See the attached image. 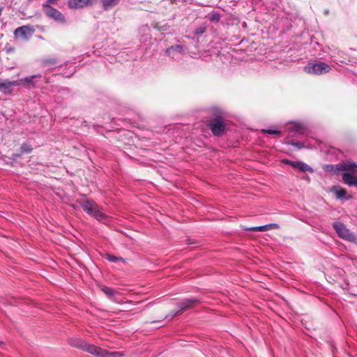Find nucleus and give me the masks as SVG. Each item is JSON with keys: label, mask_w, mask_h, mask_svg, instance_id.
<instances>
[{"label": "nucleus", "mask_w": 357, "mask_h": 357, "mask_svg": "<svg viewBox=\"0 0 357 357\" xmlns=\"http://www.w3.org/2000/svg\"><path fill=\"white\" fill-rule=\"evenodd\" d=\"M207 125L215 136H221L225 131L227 123L224 121L225 113L218 107H212L208 111Z\"/></svg>", "instance_id": "nucleus-1"}, {"label": "nucleus", "mask_w": 357, "mask_h": 357, "mask_svg": "<svg viewBox=\"0 0 357 357\" xmlns=\"http://www.w3.org/2000/svg\"><path fill=\"white\" fill-rule=\"evenodd\" d=\"M83 210L98 220H102L106 215L93 200H86L80 204Z\"/></svg>", "instance_id": "nucleus-2"}, {"label": "nucleus", "mask_w": 357, "mask_h": 357, "mask_svg": "<svg viewBox=\"0 0 357 357\" xmlns=\"http://www.w3.org/2000/svg\"><path fill=\"white\" fill-rule=\"evenodd\" d=\"M333 227L340 238L351 243H357L356 235L347 229L343 223L335 222L333 223Z\"/></svg>", "instance_id": "nucleus-3"}, {"label": "nucleus", "mask_w": 357, "mask_h": 357, "mask_svg": "<svg viewBox=\"0 0 357 357\" xmlns=\"http://www.w3.org/2000/svg\"><path fill=\"white\" fill-rule=\"evenodd\" d=\"M331 70V66L324 62L309 63L304 67L305 73L316 75L327 73Z\"/></svg>", "instance_id": "nucleus-4"}, {"label": "nucleus", "mask_w": 357, "mask_h": 357, "mask_svg": "<svg viewBox=\"0 0 357 357\" xmlns=\"http://www.w3.org/2000/svg\"><path fill=\"white\" fill-rule=\"evenodd\" d=\"M43 10L48 17L62 24L66 22V18L64 15L57 9L53 8L48 3L43 4Z\"/></svg>", "instance_id": "nucleus-5"}, {"label": "nucleus", "mask_w": 357, "mask_h": 357, "mask_svg": "<svg viewBox=\"0 0 357 357\" xmlns=\"http://www.w3.org/2000/svg\"><path fill=\"white\" fill-rule=\"evenodd\" d=\"M199 303V300L196 298H190L183 300L181 302L178 303V310L173 314V316H178L183 312L192 308L195 305Z\"/></svg>", "instance_id": "nucleus-6"}, {"label": "nucleus", "mask_w": 357, "mask_h": 357, "mask_svg": "<svg viewBox=\"0 0 357 357\" xmlns=\"http://www.w3.org/2000/svg\"><path fill=\"white\" fill-rule=\"evenodd\" d=\"M75 347L79 348L97 357H100L102 349L95 345L90 344L84 341H79V344H75Z\"/></svg>", "instance_id": "nucleus-7"}, {"label": "nucleus", "mask_w": 357, "mask_h": 357, "mask_svg": "<svg viewBox=\"0 0 357 357\" xmlns=\"http://www.w3.org/2000/svg\"><path fill=\"white\" fill-rule=\"evenodd\" d=\"M289 137H300L305 135L306 128L305 126L300 123H295L290 125L288 128Z\"/></svg>", "instance_id": "nucleus-8"}, {"label": "nucleus", "mask_w": 357, "mask_h": 357, "mask_svg": "<svg viewBox=\"0 0 357 357\" xmlns=\"http://www.w3.org/2000/svg\"><path fill=\"white\" fill-rule=\"evenodd\" d=\"M282 162L286 165H289L294 169H298L299 171L305 172H309L312 173L313 169L307 164L301 161H292L289 160H283Z\"/></svg>", "instance_id": "nucleus-9"}, {"label": "nucleus", "mask_w": 357, "mask_h": 357, "mask_svg": "<svg viewBox=\"0 0 357 357\" xmlns=\"http://www.w3.org/2000/svg\"><path fill=\"white\" fill-rule=\"evenodd\" d=\"M34 30L29 26H22L17 28L14 34L16 37L22 38L24 40H28L33 33Z\"/></svg>", "instance_id": "nucleus-10"}, {"label": "nucleus", "mask_w": 357, "mask_h": 357, "mask_svg": "<svg viewBox=\"0 0 357 357\" xmlns=\"http://www.w3.org/2000/svg\"><path fill=\"white\" fill-rule=\"evenodd\" d=\"M185 47L181 45H172L165 50V54L173 59H176L178 57L179 54H182Z\"/></svg>", "instance_id": "nucleus-11"}, {"label": "nucleus", "mask_w": 357, "mask_h": 357, "mask_svg": "<svg viewBox=\"0 0 357 357\" xmlns=\"http://www.w3.org/2000/svg\"><path fill=\"white\" fill-rule=\"evenodd\" d=\"M20 82L19 81H9V80H5V81H1L0 80V91H3L5 93H10L12 91V87L15 86H19Z\"/></svg>", "instance_id": "nucleus-12"}, {"label": "nucleus", "mask_w": 357, "mask_h": 357, "mask_svg": "<svg viewBox=\"0 0 357 357\" xmlns=\"http://www.w3.org/2000/svg\"><path fill=\"white\" fill-rule=\"evenodd\" d=\"M337 170H344L347 172H349L351 174L357 173V165L354 162H347L344 164H339L336 165Z\"/></svg>", "instance_id": "nucleus-13"}, {"label": "nucleus", "mask_w": 357, "mask_h": 357, "mask_svg": "<svg viewBox=\"0 0 357 357\" xmlns=\"http://www.w3.org/2000/svg\"><path fill=\"white\" fill-rule=\"evenodd\" d=\"M93 0H70L68 6L72 8H83L88 4H92Z\"/></svg>", "instance_id": "nucleus-14"}, {"label": "nucleus", "mask_w": 357, "mask_h": 357, "mask_svg": "<svg viewBox=\"0 0 357 357\" xmlns=\"http://www.w3.org/2000/svg\"><path fill=\"white\" fill-rule=\"evenodd\" d=\"M342 180L349 186L357 185V177L349 172H344L342 174Z\"/></svg>", "instance_id": "nucleus-15"}, {"label": "nucleus", "mask_w": 357, "mask_h": 357, "mask_svg": "<svg viewBox=\"0 0 357 357\" xmlns=\"http://www.w3.org/2000/svg\"><path fill=\"white\" fill-rule=\"evenodd\" d=\"M58 64V61L56 58L49 57L41 60V65L43 67H49L50 68L56 66Z\"/></svg>", "instance_id": "nucleus-16"}, {"label": "nucleus", "mask_w": 357, "mask_h": 357, "mask_svg": "<svg viewBox=\"0 0 357 357\" xmlns=\"http://www.w3.org/2000/svg\"><path fill=\"white\" fill-rule=\"evenodd\" d=\"M120 0H100V3L102 4V8L105 10H107L115 6H116Z\"/></svg>", "instance_id": "nucleus-17"}, {"label": "nucleus", "mask_w": 357, "mask_h": 357, "mask_svg": "<svg viewBox=\"0 0 357 357\" xmlns=\"http://www.w3.org/2000/svg\"><path fill=\"white\" fill-rule=\"evenodd\" d=\"M154 29L159 31L164 32L170 30V26L167 22H155L153 24Z\"/></svg>", "instance_id": "nucleus-18"}, {"label": "nucleus", "mask_w": 357, "mask_h": 357, "mask_svg": "<svg viewBox=\"0 0 357 357\" xmlns=\"http://www.w3.org/2000/svg\"><path fill=\"white\" fill-rule=\"evenodd\" d=\"M41 77V75L40 74H38V75L26 77L23 79H20L18 81L20 82V84H23V85L31 84L34 86L33 79L36 78H38V77Z\"/></svg>", "instance_id": "nucleus-19"}, {"label": "nucleus", "mask_w": 357, "mask_h": 357, "mask_svg": "<svg viewBox=\"0 0 357 357\" xmlns=\"http://www.w3.org/2000/svg\"><path fill=\"white\" fill-rule=\"evenodd\" d=\"M331 191L335 194L337 199H343L347 194L346 190L339 186H333Z\"/></svg>", "instance_id": "nucleus-20"}, {"label": "nucleus", "mask_w": 357, "mask_h": 357, "mask_svg": "<svg viewBox=\"0 0 357 357\" xmlns=\"http://www.w3.org/2000/svg\"><path fill=\"white\" fill-rule=\"evenodd\" d=\"M243 229L245 231H265L269 230L268 225L257 226V227H244Z\"/></svg>", "instance_id": "nucleus-21"}, {"label": "nucleus", "mask_w": 357, "mask_h": 357, "mask_svg": "<svg viewBox=\"0 0 357 357\" xmlns=\"http://www.w3.org/2000/svg\"><path fill=\"white\" fill-rule=\"evenodd\" d=\"M102 291L107 295V296L109 298H112V297H114L118 292L114 290V289L111 288V287H107V286H104L102 288Z\"/></svg>", "instance_id": "nucleus-22"}, {"label": "nucleus", "mask_w": 357, "mask_h": 357, "mask_svg": "<svg viewBox=\"0 0 357 357\" xmlns=\"http://www.w3.org/2000/svg\"><path fill=\"white\" fill-rule=\"evenodd\" d=\"M101 352H102V354H101L100 357H121V354H120V353H119V352H115V351L109 352L105 349H102V351Z\"/></svg>", "instance_id": "nucleus-23"}, {"label": "nucleus", "mask_w": 357, "mask_h": 357, "mask_svg": "<svg viewBox=\"0 0 357 357\" xmlns=\"http://www.w3.org/2000/svg\"><path fill=\"white\" fill-rule=\"evenodd\" d=\"M106 259L111 261V262H114V263H116V262H118V261H121V262H123L124 263L126 261V259L123 257H116L114 255H109L107 254L106 255Z\"/></svg>", "instance_id": "nucleus-24"}, {"label": "nucleus", "mask_w": 357, "mask_h": 357, "mask_svg": "<svg viewBox=\"0 0 357 357\" xmlns=\"http://www.w3.org/2000/svg\"><path fill=\"white\" fill-rule=\"evenodd\" d=\"M287 144L291 145L293 146H295L298 149H302L305 147V144L303 142L301 141H290L287 142Z\"/></svg>", "instance_id": "nucleus-25"}, {"label": "nucleus", "mask_w": 357, "mask_h": 357, "mask_svg": "<svg viewBox=\"0 0 357 357\" xmlns=\"http://www.w3.org/2000/svg\"><path fill=\"white\" fill-rule=\"evenodd\" d=\"M263 133L268 134V135H280V131L274 129H263L261 130Z\"/></svg>", "instance_id": "nucleus-26"}, {"label": "nucleus", "mask_w": 357, "mask_h": 357, "mask_svg": "<svg viewBox=\"0 0 357 357\" xmlns=\"http://www.w3.org/2000/svg\"><path fill=\"white\" fill-rule=\"evenodd\" d=\"M32 151V148L27 144H23L21 146V151L22 153H29Z\"/></svg>", "instance_id": "nucleus-27"}, {"label": "nucleus", "mask_w": 357, "mask_h": 357, "mask_svg": "<svg viewBox=\"0 0 357 357\" xmlns=\"http://www.w3.org/2000/svg\"><path fill=\"white\" fill-rule=\"evenodd\" d=\"M206 28L205 26H199L195 29V35H202L206 31Z\"/></svg>", "instance_id": "nucleus-28"}, {"label": "nucleus", "mask_w": 357, "mask_h": 357, "mask_svg": "<svg viewBox=\"0 0 357 357\" xmlns=\"http://www.w3.org/2000/svg\"><path fill=\"white\" fill-rule=\"evenodd\" d=\"M210 20L213 22H218L220 20V15L218 13L212 15Z\"/></svg>", "instance_id": "nucleus-29"}, {"label": "nucleus", "mask_w": 357, "mask_h": 357, "mask_svg": "<svg viewBox=\"0 0 357 357\" xmlns=\"http://www.w3.org/2000/svg\"><path fill=\"white\" fill-rule=\"evenodd\" d=\"M268 229L269 230L271 229H278L280 228V226L278 224H276V223H271V224H268Z\"/></svg>", "instance_id": "nucleus-30"}, {"label": "nucleus", "mask_w": 357, "mask_h": 357, "mask_svg": "<svg viewBox=\"0 0 357 357\" xmlns=\"http://www.w3.org/2000/svg\"><path fill=\"white\" fill-rule=\"evenodd\" d=\"M79 341H83V340H77L73 343H71V344L75 347V344H79Z\"/></svg>", "instance_id": "nucleus-31"}, {"label": "nucleus", "mask_w": 357, "mask_h": 357, "mask_svg": "<svg viewBox=\"0 0 357 357\" xmlns=\"http://www.w3.org/2000/svg\"><path fill=\"white\" fill-rule=\"evenodd\" d=\"M57 0H47V3H48L49 5L50 3H54Z\"/></svg>", "instance_id": "nucleus-32"}, {"label": "nucleus", "mask_w": 357, "mask_h": 357, "mask_svg": "<svg viewBox=\"0 0 357 357\" xmlns=\"http://www.w3.org/2000/svg\"><path fill=\"white\" fill-rule=\"evenodd\" d=\"M176 312V311H174H174H172V312L170 313L169 317H170L171 318H172V317H174V316H173V314H175V312Z\"/></svg>", "instance_id": "nucleus-33"}, {"label": "nucleus", "mask_w": 357, "mask_h": 357, "mask_svg": "<svg viewBox=\"0 0 357 357\" xmlns=\"http://www.w3.org/2000/svg\"><path fill=\"white\" fill-rule=\"evenodd\" d=\"M3 9V8L2 7H0V16L1 15V13H2Z\"/></svg>", "instance_id": "nucleus-34"}, {"label": "nucleus", "mask_w": 357, "mask_h": 357, "mask_svg": "<svg viewBox=\"0 0 357 357\" xmlns=\"http://www.w3.org/2000/svg\"><path fill=\"white\" fill-rule=\"evenodd\" d=\"M2 344V342H0V344Z\"/></svg>", "instance_id": "nucleus-35"}]
</instances>
